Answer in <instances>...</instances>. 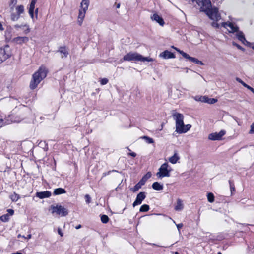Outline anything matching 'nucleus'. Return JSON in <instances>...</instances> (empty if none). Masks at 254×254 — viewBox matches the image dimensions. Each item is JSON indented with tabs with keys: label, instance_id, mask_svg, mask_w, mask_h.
<instances>
[{
	"label": "nucleus",
	"instance_id": "obj_1",
	"mask_svg": "<svg viewBox=\"0 0 254 254\" xmlns=\"http://www.w3.org/2000/svg\"><path fill=\"white\" fill-rule=\"evenodd\" d=\"M47 72V69L45 66H40L32 75L30 84V88L32 89L36 88L40 82L46 77Z\"/></svg>",
	"mask_w": 254,
	"mask_h": 254
},
{
	"label": "nucleus",
	"instance_id": "obj_2",
	"mask_svg": "<svg viewBox=\"0 0 254 254\" xmlns=\"http://www.w3.org/2000/svg\"><path fill=\"white\" fill-rule=\"evenodd\" d=\"M124 61H135L141 62H152L153 59L149 57H144L141 55L136 52H129L125 55L123 58Z\"/></svg>",
	"mask_w": 254,
	"mask_h": 254
},
{
	"label": "nucleus",
	"instance_id": "obj_3",
	"mask_svg": "<svg viewBox=\"0 0 254 254\" xmlns=\"http://www.w3.org/2000/svg\"><path fill=\"white\" fill-rule=\"evenodd\" d=\"M209 18L213 20L211 25L215 28H220V25L217 23L221 19V15L218 12V9L214 7L210 8L208 11L205 13Z\"/></svg>",
	"mask_w": 254,
	"mask_h": 254
},
{
	"label": "nucleus",
	"instance_id": "obj_4",
	"mask_svg": "<svg viewBox=\"0 0 254 254\" xmlns=\"http://www.w3.org/2000/svg\"><path fill=\"white\" fill-rule=\"evenodd\" d=\"M89 5V0H82L80 3V8L79 10V13L77 18V23L81 26L83 22L86 11Z\"/></svg>",
	"mask_w": 254,
	"mask_h": 254
},
{
	"label": "nucleus",
	"instance_id": "obj_5",
	"mask_svg": "<svg viewBox=\"0 0 254 254\" xmlns=\"http://www.w3.org/2000/svg\"><path fill=\"white\" fill-rule=\"evenodd\" d=\"M171 171V168L169 166L168 163L166 162L161 165L158 172L156 173V176L160 179L164 177H169L170 176Z\"/></svg>",
	"mask_w": 254,
	"mask_h": 254
},
{
	"label": "nucleus",
	"instance_id": "obj_6",
	"mask_svg": "<svg viewBox=\"0 0 254 254\" xmlns=\"http://www.w3.org/2000/svg\"><path fill=\"white\" fill-rule=\"evenodd\" d=\"M11 11V19L13 21H17L20 15L24 12V7L22 5H17L15 7V9L13 8V10Z\"/></svg>",
	"mask_w": 254,
	"mask_h": 254
},
{
	"label": "nucleus",
	"instance_id": "obj_7",
	"mask_svg": "<svg viewBox=\"0 0 254 254\" xmlns=\"http://www.w3.org/2000/svg\"><path fill=\"white\" fill-rule=\"evenodd\" d=\"M50 210L52 214L56 213L61 216H65L68 215V210L61 205H52L50 207Z\"/></svg>",
	"mask_w": 254,
	"mask_h": 254
},
{
	"label": "nucleus",
	"instance_id": "obj_8",
	"mask_svg": "<svg viewBox=\"0 0 254 254\" xmlns=\"http://www.w3.org/2000/svg\"><path fill=\"white\" fill-rule=\"evenodd\" d=\"M230 21L222 22L220 25V27H223L226 29L229 33H234L239 30V27L235 23L232 22L231 19L230 18Z\"/></svg>",
	"mask_w": 254,
	"mask_h": 254
},
{
	"label": "nucleus",
	"instance_id": "obj_9",
	"mask_svg": "<svg viewBox=\"0 0 254 254\" xmlns=\"http://www.w3.org/2000/svg\"><path fill=\"white\" fill-rule=\"evenodd\" d=\"M197 3L200 6V10L206 13L211 8V3L210 0H197Z\"/></svg>",
	"mask_w": 254,
	"mask_h": 254
},
{
	"label": "nucleus",
	"instance_id": "obj_10",
	"mask_svg": "<svg viewBox=\"0 0 254 254\" xmlns=\"http://www.w3.org/2000/svg\"><path fill=\"white\" fill-rule=\"evenodd\" d=\"M176 130L175 132L179 134L185 133L189 131L191 127V125L190 124L185 125L184 122L180 123L178 125H176Z\"/></svg>",
	"mask_w": 254,
	"mask_h": 254
},
{
	"label": "nucleus",
	"instance_id": "obj_11",
	"mask_svg": "<svg viewBox=\"0 0 254 254\" xmlns=\"http://www.w3.org/2000/svg\"><path fill=\"white\" fill-rule=\"evenodd\" d=\"M226 134V131L221 130L219 132H214L208 135V139L211 140H220L222 137Z\"/></svg>",
	"mask_w": 254,
	"mask_h": 254
},
{
	"label": "nucleus",
	"instance_id": "obj_12",
	"mask_svg": "<svg viewBox=\"0 0 254 254\" xmlns=\"http://www.w3.org/2000/svg\"><path fill=\"white\" fill-rule=\"evenodd\" d=\"M8 48V46L4 48H0V64L9 57V53L7 52Z\"/></svg>",
	"mask_w": 254,
	"mask_h": 254
},
{
	"label": "nucleus",
	"instance_id": "obj_13",
	"mask_svg": "<svg viewBox=\"0 0 254 254\" xmlns=\"http://www.w3.org/2000/svg\"><path fill=\"white\" fill-rule=\"evenodd\" d=\"M29 41V38L26 36H18L12 39V42L16 44L22 45Z\"/></svg>",
	"mask_w": 254,
	"mask_h": 254
},
{
	"label": "nucleus",
	"instance_id": "obj_14",
	"mask_svg": "<svg viewBox=\"0 0 254 254\" xmlns=\"http://www.w3.org/2000/svg\"><path fill=\"white\" fill-rule=\"evenodd\" d=\"M146 195L145 194V192H139L135 200L133 203V207H135L136 206H137L138 205H140L142 203V202L143 200L145 198Z\"/></svg>",
	"mask_w": 254,
	"mask_h": 254
},
{
	"label": "nucleus",
	"instance_id": "obj_15",
	"mask_svg": "<svg viewBox=\"0 0 254 254\" xmlns=\"http://www.w3.org/2000/svg\"><path fill=\"white\" fill-rule=\"evenodd\" d=\"M183 54L184 58H185L187 59H188L190 61H191L193 63H194L196 64H198L203 65V62L201 61H199L198 59H197L195 58L191 57L186 53H183Z\"/></svg>",
	"mask_w": 254,
	"mask_h": 254
},
{
	"label": "nucleus",
	"instance_id": "obj_16",
	"mask_svg": "<svg viewBox=\"0 0 254 254\" xmlns=\"http://www.w3.org/2000/svg\"><path fill=\"white\" fill-rule=\"evenodd\" d=\"M151 19L152 21H155L158 23L160 25L163 26L164 22L162 18L157 13H154L151 16Z\"/></svg>",
	"mask_w": 254,
	"mask_h": 254
},
{
	"label": "nucleus",
	"instance_id": "obj_17",
	"mask_svg": "<svg viewBox=\"0 0 254 254\" xmlns=\"http://www.w3.org/2000/svg\"><path fill=\"white\" fill-rule=\"evenodd\" d=\"M173 117L175 120L176 125L183 123V122H184V116L180 113H175L173 114Z\"/></svg>",
	"mask_w": 254,
	"mask_h": 254
},
{
	"label": "nucleus",
	"instance_id": "obj_18",
	"mask_svg": "<svg viewBox=\"0 0 254 254\" xmlns=\"http://www.w3.org/2000/svg\"><path fill=\"white\" fill-rule=\"evenodd\" d=\"M159 57L165 59L174 58L175 57L173 53L168 50H166L161 53L159 55Z\"/></svg>",
	"mask_w": 254,
	"mask_h": 254
},
{
	"label": "nucleus",
	"instance_id": "obj_19",
	"mask_svg": "<svg viewBox=\"0 0 254 254\" xmlns=\"http://www.w3.org/2000/svg\"><path fill=\"white\" fill-rule=\"evenodd\" d=\"M36 195L40 199H43L50 197L51 193L50 191L46 190L44 191L37 192Z\"/></svg>",
	"mask_w": 254,
	"mask_h": 254
},
{
	"label": "nucleus",
	"instance_id": "obj_20",
	"mask_svg": "<svg viewBox=\"0 0 254 254\" xmlns=\"http://www.w3.org/2000/svg\"><path fill=\"white\" fill-rule=\"evenodd\" d=\"M184 208V204L183 201L180 199L177 200L176 204L175 206L174 209L177 211H181Z\"/></svg>",
	"mask_w": 254,
	"mask_h": 254
},
{
	"label": "nucleus",
	"instance_id": "obj_21",
	"mask_svg": "<svg viewBox=\"0 0 254 254\" xmlns=\"http://www.w3.org/2000/svg\"><path fill=\"white\" fill-rule=\"evenodd\" d=\"M236 36L237 38L243 44H245L246 42H247L246 41L244 35L242 31H239V30L236 32Z\"/></svg>",
	"mask_w": 254,
	"mask_h": 254
},
{
	"label": "nucleus",
	"instance_id": "obj_22",
	"mask_svg": "<svg viewBox=\"0 0 254 254\" xmlns=\"http://www.w3.org/2000/svg\"><path fill=\"white\" fill-rule=\"evenodd\" d=\"M36 2V0H32L30 4L29 13L31 17L33 19L34 17V10L35 8V5Z\"/></svg>",
	"mask_w": 254,
	"mask_h": 254
},
{
	"label": "nucleus",
	"instance_id": "obj_23",
	"mask_svg": "<svg viewBox=\"0 0 254 254\" xmlns=\"http://www.w3.org/2000/svg\"><path fill=\"white\" fill-rule=\"evenodd\" d=\"M58 52L59 53H60V54L61 55V57L62 58L67 57L68 55V50L66 49V48L65 47H60L59 49Z\"/></svg>",
	"mask_w": 254,
	"mask_h": 254
},
{
	"label": "nucleus",
	"instance_id": "obj_24",
	"mask_svg": "<svg viewBox=\"0 0 254 254\" xmlns=\"http://www.w3.org/2000/svg\"><path fill=\"white\" fill-rule=\"evenodd\" d=\"M180 159V157L177 153H175L174 155L169 157L168 159L169 161L173 164H176Z\"/></svg>",
	"mask_w": 254,
	"mask_h": 254
},
{
	"label": "nucleus",
	"instance_id": "obj_25",
	"mask_svg": "<svg viewBox=\"0 0 254 254\" xmlns=\"http://www.w3.org/2000/svg\"><path fill=\"white\" fill-rule=\"evenodd\" d=\"M236 81L241 83L243 86L247 88L248 89L250 90L252 93L254 94V89L251 87L250 86L248 85L246 83H245L242 80H241L239 78H236Z\"/></svg>",
	"mask_w": 254,
	"mask_h": 254
},
{
	"label": "nucleus",
	"instance_id": "obj_26",
	"mask_svg": "<svg viewBox=\"0 0 254 254\" xmlns=\"http://www.w3.org/2000/svg\"><path fill=\"white\" fill-rule=\"evenodd\" d=\"M204 98L205 99L203 100V103H206L209 104H213L217 102V99L215 98H209L206 96H204Z\"/></svg>",
	"mask_w": 254,
	"mask_h": 254
},
{
	"label": "nucleus",
	"instance_id": "obj_27",
	"mask_svg": "<svg viewBox=\"0 0 254 254\" xmlns=\"http://www.w3.org/2000/svg\"><path fill=\"white\" fill-rule=\"evenodd\" d=\"M66 193V190L63 188H59L54 190V194L55 195L64 194Z\"/></svg>",
	"mask_w": 254,
	"mask_h": 254
},
{
	"label": "nucleus",
	"instance_id": "obj_28",
	"mask_svg": "<svg viewBox=\"0 0 254 254\" xmlns=\"http://www.w3.org/2000/svg\"><path fill=\"white\" fill-rule=\"evenodd\" d=\"M152 188L155 190H160L163 189V186L159 183L156 182L153 183Z\"/></svg>",
	"mask_w": 254,
	"mask_h": 254
},
{
	"label": "nucleus",
	"instance_id": "obj_29",
	"mask_svg": "<svg viewBox=\"0 0 254 254\" xmlns=\"http://www.w3.org/2000/svg\"><path fill=\"white\" fill-rule=\"evenodd\" d=\"M9 197L13 202L17 201L20 198L19 195L15 192H13L12 194H11L9 196Z\"/></svg>",
	"mask_w": 254,
	"mask_h": 254
},
{
	"label": "nucleus",
	"instance_id": "obj_30",
	"mask_svg": "<svg viewBox=\"0 0 254 254\" xmlns=\"http://www.w3.org/2000/svg\"><path fill=\"white\" fill-rule=\"evenodd\" d=\"M149 206L147 204L142 205L139 209L140 212H147L149 210Z\"/></svg>",
	"mask_w": 254,
	"mask_h": 254
},
{
	"label": "nucleus",
	"instance_id": "obj_31",
	"mask_svg": "<svg viewBox=\"0 0 254 254\" xmlns=\"http://www.w3.org/2000/svg\"><path fill=\"white\" fill-rule=\"evenodd\" d=\"M207 197L208 201L209 202L212 203V202H214V194L212 193H211V192L208 193L207 194Z\"/></svg>",
	"mask_w": 254,
	"mask_h": 254
},
{
	"label": "nucleus",
	"instance_id": "obj_32",
	"mask_svg": "<svg viewBox=\"0 0 254 254\" xmlns=\"http://www.w3.org/2000/svg\"><path fill=\"white\" fill-rule=\"evenodd\" d=\"M22 29L23 30V33L25 34H27L30 31L29 26L27 24L23 25V27H22Z\"/></svg>",
	"mask_w": 254,
	"mask_h": 254
},
{
	"label": "nucleus",
	"instance_id": "obj_33",
	"mask_svg": "<svg viewBox=\"0 0 254 254\" xmlns=\"http://www.w3.org/2000/svg\"><path fill=\"white\" fill-rule=\"evenodd\" d=\"M142 186L139 184L138 182L137 184H136L133 188H131L130 190L133 192H136L140 188H141Z\"/></svg>",
	"mask_w": 254,
	"mask_h": 254
},
{
	"label": "nucleus",
	"instance_id": "obj_34",
	"mask_svg": "<svg viewBox=\"0 0 254 254\" xmlns=\"http://www.w3.org/2000/svg\"><path fill=\"white\" fill-rule=\"evenodd\" d=\"M0 219L2 222H7L9 219L8 214H6L0 216Z\"/></svg>",
	"mask_w": 254,
	"mask_h": 254
},
{
	"label": "nucleus",
	"instance_id": "obj_35",
	"mask_svg": "<svg viewBox=\"0 0 254 254\" xmlns=\"http://www.w3.org/2000/svg\"><path fill=\"white\" fill-rule=\"evenodd\" d=\"M101 220L103 223H107L109 221V217L106 215H102L101 216Z\"/></svg>",
	"mask_w": 254,
	"mask_h": 254
},
{
	"label": "nucleus",
	"instance_id": "obj_36",
	"mask_svg": "<svg viewBox=\"0 0 254 254\" xmlns=\"http://www.w3.org/2000/svg\"><path fill=\"white\" fill-rule=\"evenodd\" d=\"M17 3V0H10L9 6L10 8V10H13V8H14L15 5Z\"/></svg>",
	"mask_w": 254,
	"mask_h": 254
},
{
	"label": "nucleus",
	"instance_id": "obj_37",
	"mask_svg": "<svg viewBox=\"0 0 254 254\" xmlns=\"http://www.w3.org/2000/svg\"><path fill=\"white\" fill-rule=\"evenodd\" d=\"M142 138L148 144H152L154 143L153 139L149 137L144 136Z\"/></svg>",
	"mask_w": 254,
	"mask_h": 254
},
{
	"label": "nucleus",
	"instance_id": "obj_38",
	"mask_svg": "<svg viewBox=\"0 0 254 254\" xmlns=\"http://www.w3.org/2000/svg\"><path fill=\"white\" fill-rule=\"evenodd\" d=\"M193 99L196 101H199L203 103V100L205 98L204 96H196L193 97Z\"/></svg>",
	"mask_w": 254,
	"mask_h": 254
},
{
	"label": "nucleus",
	"instance_id": "obj_39",
	"mask_svg": "<svg viewBox=\"0 0 254 254\" xmlns=\"http://www.w3.org/2000/svg\"><path fill=\"white\" fill-rule=\"evenodd\" d=\"M85 201H86V203H87V204L90 203L91 201V198L90 196V195L88 194H86L85 195Z\"/></svg>",
	"mask_w": 254,
	"mask_h": 254
},
{
	"label": "nucleus",
	"instance_id": "obj_40",
	"mask_svg": "<svg viewBox=\"0 0 254 254\" xmlns=\"http://www.w3.org/2000/svg\"><path fill=\"white\" fill-rule=\"evenodd\" d=\"M108 82V79L107 78H102L100 80V83L101 85H105Z\"/></svg>",
	"mask_w": 254,
	"mask_h": 254
},
{
	"label": "nucleus",
	"instance_id": "obj_41",
	"mask_svg": "<svg viewBox=\"0 0 254 254\" xmlns=\"http://www.w3.org/2000/svg\"><path fill=\"white\" fill-rule=\"evenodd\" d=\"M250 134H254V122L251 125V129L249 131Z\"/></svg>",
	"mask_w": 254,
	"mask_h": 254
},
{
	"label": "nucleus",
	"instance_id": "obj_42",
	"mask_svg": "<svg viewBox=\"0 0 254 254\" xmlns=\"http://www.w3.org/2000/svg\"><path fill=\"white\" fill-rule=\"evenodd\" d=\"M176 226L177 227V229L178 230L179 234H181L180 229L183 226V225L182 223H180V224H176Z\"/></svg>",
	"mask_w": 254,
	"mask_h": 254
},
{
	"label": "nucleus",
	"instance_id": "obj_43",
	"mask_svg": "<svg viewBox=\"0 0 254 254\" xmlns=\"http://www.w3.org/2000/svg\"><path fill=\"white\" fill-rule=\"evenodd\" d=\"M7 211V212H8L7 214H8L9 216H12V215H13V214H14V210H12L11 209H9Z\"/></svg>",
	"mask_w": 254,
	"mask_h": 254
},
{
	"label": "nucleus",
	"instance_id": "obj_44",
	"mask_svg": "<svg viewBox=\"0 0 254 254\" xmlns=\"http://www.w3.org/2000/svg\"><path fill=\"white\" fill-rule=\"evenodd\" d=\"M22 27H23V25L16 24L14 25V28L16 30H18L19 29H22Z\"/></svg>",
	"mask_w": 254,
	"mask_h": 254
},
{
	"label": "nucleus",
	"instance_id": "obj_45",
	"mask_svg": "<svg viewBox=\"0 0 254 254\" xmlns=\"http://www.w3.org/2000/svg\"><path fill=\"white\" fill-rule=\"evenodd\" d=\"M172 48L175 49L177 52H178L180 54L182 55L183 57V53H185L184 51L180 50V49H178L177 48L174 47V46H172Z\"/></svg>",
	"mask_w": 254,
	"mask_h": 254
},
{
	"label": "nucleus",
	"instance_id": "obj_46",
	"mask_svg": "<svg viewBox=\"0 0 254 254\" xmlns=\"http://www.w3.org/2000/svg\"><path fill=\"white\" fill-rule=\"evenodd\" d=\"M144 177L148 180L151 177V173L148 172L144 175Z\"/></svg>",
	"mask_w": 254,
	"mask_h": 254
},
{
	"label": "nucleus",
	"instance_id": "obj_47",
	"mask_svg": "<svg viewBox=\"0 0 254 254\" xmlns=\"http://www.w3.org/2000/svg\"><path fill=\"white\" fill-rule=\"evenodd\" d=\"M230 190L231 192H232L233 191H235V187L233 184H232L230 182Z\"/></svg>",
	"mask_w": 254,
	"mask_h": 254
},
{
	"label": "nucleus",
	"instance_id": "obj_48",
	"mask_svg": "<svg viewBox=\"0 0 254 254\" xmlns=\"http://www.w3.org/2000/svg\"><path fill=\"white\" fill-rule=\"evenodd\" d=\"M5 125L3 119H0V127H2Z\"/></svg>",
	"mask_w": 254,
	"mask_h": 254
},
{
	"label": "nucleus",
	"instance_id": "obj_49",
	"mask_svg": "<svg viewBox=\"0 0 254 254\" xmlns=\"http://www.w3.org/2000/svg\"><path fill=\"white\" fill-rule=\"evenodd\" d=\"M58 234L61 236V237H63V235H64V234L62 232V230L60 228H58Z\"/></svg>",
	"mask_w": 254,
	"mask_h": 254
},
{
	"label": "nucleus",
	"instance_id": "obj_50",
	"mask_svg": "<svg viewBox=\"0 0 254 254\" xmlns=\"http://www.w3.org/2000/svg\"><path fill=\"white\" fill-rule=\"evenodd\" d=\"M139 184L142 186L143 185H144L145 184V183H146V182H145V181L144 180H143L142 179H141L139 182Z\"/></svg>",
	"mask_w": 254,
	"mask_h": 254
},
{
	"label": "nucleus",
	"instance_id": "obj_51",
	"mask_svg": "<svg viewBox=\"0 0 254 254\" xmlns=\"http://www.w3.org/2000/svg\"><path fill=\"white\" fill-rule=\"evenodd\" d=\"M128 155H130L131 156L133 157H135V156H136V153H134V152H131V153H128Z\"/></svg>",
	"mask_w": 254,
	"mask_h": 254
},
{
	"label": "nucleus",
	"instance_id": "obj_52",
	"mask_svg": "<svg viewBox=\"0 0 254 254\" xmlns=\"http://www.w3.org/2000/svg\"><path fill=\"white\" fill-rule=\"evenodd\" d=\"M233 45H235L236 46H237L238 47V49H242V48L241 47V46H240V45H239L238 44H235V43H233Z\"/></svg>",
	"mask_w": 254,
	"mask_h": 254
},
{
	"label": "nucleus",
	"instance_id": "obj_53",
	"mask_svg": "<svg viewBox=\"0 0 254 254\" xmlns=\"http://www.w3.org/2000/svg\"><path fill=\"white\" fill-rule=\"evenodd\" d=\"M32 237V235L31 234H29L27 237H25V239H30Z\"/></svg>",
	"mask_w": 254,
	"mask_h": 254
},
{
	"label": "nucleus",
	"instance_id": "obj_54",
	"mask_svg": "<svg viewBox=\"0 0 254 254\" xmlns=\"http://www.w3.org/2000/svg\"><path fill=\"white\" fill-rule=\"evenodd\" d=\"M81 228V225H77V226L75 227V228L76 229H80Z\"/></svg>",
	"mask_w": 254,
	"mask_h": 254
},
{
	"label": "nucleus",
	"instance_id": "obj_55",
	"mask_svg": "<svg viewBox=\"0 0 254 254\" xmlns=\"http://www.w3.org/2000/svg\"><path fill=\"white\" fill-rule=\"evenodd\" d=\"M17 237H18V238H20V237H22V238H25V237L24 236H22V235H20V234H19V235H18V236H17Z\"/></svg>",
	"mask_w": 254,
	"mask_h": 254
},
{
	"label": "nucleus",
	"instance_id": "obj_56",
	"mask_svg": "<svg viewBox=\"0 0 254 254\" xmlns=\"http://www.w3.org/2000/svg\"><path fill=\"white\" fill-rule=\"evenodd\" d=\"M11 254H22L20 252H16V253H12Z\"/></svg>",
	"mask_w": 254,
	"mask_h": 254
},
{
	"label": "nucleus",
	"instance_id": "obj_57",
	"mask_svg": "<svg viewBox=\"0 0 254 254\" xmlns=\"http://www.w3.org/2000/svg\"><path fill=\"white\" fill-rule=\"evenodd\" d=\"M143 180L145 181V182H146L147 179L144 177V176L142 178Z\"/></svg>",
	"mask_w": 254,
	"mask_h": 254
},
{
	"label": "nucleus",
	"instance_id": "obj_58",
	"mask_svg": "<svg viewBox=\"0 0 254 254\" xmlns=\"http://www.w3.org/2000/svg\"><path fill=\"white\" fill-rule=\"evenodd\" d=\"M120 4L119 3H118L117 5V8H120Z\"/></svg>",
	"mask_w": 254,
	"mask_h": 254
},
{
	"label": "nucleus",
	"instance_id": "obj_59",
	"mask_svg": "<svg viewBox=\"0 0 254 254\" xmlns=\"http://www.w3.org/2000/svg\"><path fill=\"white\" fill-rule=\"evenodd\" d=\"M175 254H179V253L177 252H175Z\"/></svg>",
	"mask_w": 254,
	"mask_h": 254
},
{
	"label": "nucleus",
	"instance_id": "obj_60",
	"mask_svg": "<svg viewBox=\"0 0 254 254\" xmlns=\"http://www.w3.org/2000/svg\"><path fill=\"white\" fill-rule=\"evenodd\" d=\"M252 49L254 50V45L252 47Z\"/></svg>",
	"mask_w": 254,
	"mask_h": 254
},
{
	"label": "nucleus",
	"instance_id": "obj_61",
	"mask_svg": "<svg viewBox=\"0 0 254 254\" xmlns=\"http://www.w3.org/2000/svg\"><path fill=\"white\" fill-rule=\"evenodd\" d=\"M217 254H221V253H218Z\"/></svg>",
	"mask_w": 254,
	"mask_h": 254
},
{
	"label": "nucleus",
	"instance_id": "obj_62",
	"mask_svg": "<svg viewBox=\"0 0 254 254\" xmlns=\"http://www.w3.org/2000/svg\"><path fill=\"white\" fill-rule=\"evenodd\" d=\"M192 0L193 2L194 1H195V0Z\"/></svg>",
	"mask_w": 254,
	"mask_h": 254
}]
</instances>
